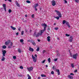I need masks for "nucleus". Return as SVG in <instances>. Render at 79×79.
<instances>
[{
    "instance_id": "nucleus-16",
    "label": "nucleus",
    "mask_w": 79,
    "mask_h": 79,
    "mask_svg": "<svg viewBox=\"0 0 79 79\" xmlns=\"http://www.w3.org/2000/svg\"><path fill=\"white\" fill-rule=\"evenodd\" d=\"M68 77H69V79H73V78H74L73 77L71 76L70 75H68Z\"/></svg>"
},
{
    "instance_id": "nucleus-51",
    "label": "nucleus",
    "mask_w": 79,
    "mask_h": 79,
    "mask_svg": "<svg viewBox=\"0 0 79 79\" xmlns=\"http://www.w3.org/2000/svg\"><path fill=\"white\" fill-rule=\"evenodd\" d=\"M28 79H31V77H28Z\"/></svg>"
},
{
    "instance_id": "nucleus-40",
    "label": "nucleus",
    "mask_w": 79,
    "mask_h": 79,
    "mask_svg": "<svg viewBox=\"0 0 79 79\" xmlns=\"http://www.w3.org/2000/svg\"><path fill=\"white\" fill-rule=\"evenodd\" d=\"M34 14H33L31 16V17L32 18H34Z\"/></svg>"
},
{
    "instance_id": "nucleus-15",
    "label": "nucleus",
    "mask_w": 79,
    "mask_h": 79,
    "mask_svg": "<svg viewBox=\"0 0 79 79\" xmlns=\"http://www.w3.org/2000/svg\"><path fill=\"white\" fill-rule=\"evenodd\" d=\"M46 31V30H45V29H44H44L40 30V31L41 33L43 34V33H44V31Z\"/></svg>"
},
{
    "instance_id": "nucleus-55",
    "label": "nucleus",
    "mask_w": 79,
    "mask_h": 79,
    "mask_svg": "<svg viewBox=\"0 0 79 79\" xmlns=\"http://www.w3.org/2000/svg\"><path fill=\"white\" fill-rule=\"evenodd\" d=\"M9 2H11V0H8Z\"/></svg>"
},
{
    "instance_id": "nucleus-49",
    "label": "nucleus",
    "mask_w": 79,
    "mask_h": 79,
    "mask_svg": "<svg viewBox=\"0 0 79 79\" xmlns=\"http://www.w3.org/2000/svg\"><path fill=\"white\" fill-rule=\"evenodd\" d=\"M64 2L65 3H68V2L66 1V0H64Z\"/></svg>"
},
{
    "instance_id": "nucleus-18",
    "label": "nucleus",
    "mask_w": 79,
    "mask_h": 79,
    "mask_svg": "<svg viewBox=\"0 0 79 79\" xmlns=\"http://www.w3.org/2000/svg\"><path fill=\"white\" fill-rule=\"evenodd\" d=\"M18 52H19L20 53H21V52H22V51H21V50L20 48L18 49Z\"/></svg>"
},
{
    "instance_id": "nucleus-57",
    "label": "nucleus",
    "mask_w": 79,
    "mask_h": 79,
    "mask_svg": "<svg viewBox=\"0 0 79 79\" xmlns=\"http://www.w3.org/2000/svg\"><path fill=\"white\" fill-rule=\"evenodd\" d=\"M27 76L28 77H31L30 76V75H29V74H28L27 75Z\"/></svg>"
},
{
    "instance_id": "nucleus-28",
    "label": "nucleus",
    "mask_w": 79,
    "mask_h": 79,
    "mask_svg": "<svg viewBox=\"0 0 79 79\" xmlns=\"http://www.w3.org/2000/svg\"><path fill=\"white\" fill-rule=\"evenodd\" d=\"M20 42L22 43V42H24V40H23V39H21L20 40Z\"/></svg>"
},
{
    "instance_id": "nucleus-39",
    "label": "nucleus",
    "mask_w": 79,
    "mask_h": 79,
    "mask_svg": "<svg viewBox=\"0 0 79 79\" xmlns=\"http://www.w3.org/2000/svg\"><path fill=\"white\" fill-rule=\"evenodd\" d=\"M51 74H54V72H53V71H52L51 72Z\"/></svg>"
},
{
    "instance_id": "nucleus-30",
    "label": "nucleus",
    "mask_w": 79,
    "mask_h": 79,
    "mask_svg": "<svg viewBox=\"0 0 79 79\" xmlns=\"http://www.w3.org/2000/svg\"><path fill=\"white\" fill-rule=\"evenodd\" d=\"M26 2L27 3H31V1H27Z\"/></svg>"
},
{
    "instance_id": "nucleus-9",
    "label": "nucleus",
    "mask_w": 79,
    "mask_h": 79,
    "mask_svg": "<svg viewBox=\"0 0 79 79\" xmlns=\"http://www.w3.org/2000/svg\"><path fill=\"white\" fill-rule=\"evenodd\" d=\"M31 43L33 45H34V46H35V45H36V44H35V43L34 41L31 40Z\"/></svg>"
},
{
    "instance_id": "nucleus-21",
    "label": "nucleus",
    "mask_w": 79,
    "mask_h": 79,
    "mask_svg": "<svg viewBox=\"0 0 79 79\" xmlns=\"http://www.w3.org/2000/svg\"><path fill=\"white\" fill-rule=\"evenodd\" d=\"M41 76L42 77H46V76L44 74H41Z\"/></svg>"
},
{
    "instance_id": "nucleus-29",
    "label": "nucleus",
    "mask_w": 79,
    "mask_h": 79,
    "mask_svg": "<svg viewBox=\"0 0 79 79\" xmlns=\"http://www.w3.org/2000/svg\"><path fill=\"white\" fill-rule=\"evenodd\" d=\"M55 18H56L57 19H60V17L57 16L55 17Z\"/></svg>"
},
{
    "instance_id": "nucleus-38",
    "label": "nucleus",
    "mask_w": 79,
    "mask_h": 79,
    "mask_svg": "<svg viewBox=\"0 0 79 79\" xmlns=\"http://www.w3.org/2000/svg\"><path fill=\"white\" fill-rule=\"evenodd\" d=\"M24 34V31H22L21 32V35H23Z\"/></svg>"
},
{
    "instance_id": "nucleus-42",
    "label": "nucleus",
    "mask_w": 79,
    "mask_h": 79,
    "mask_svg": "<svg viewBox=\"0 0 79 79\" xmlns=\"http://www.w3.org/2000/svg\"><path fill=\"white\" fill-rule=\"evenodd\" d=\"M75 1L77 3H79V0H75Z\"/></svg>"
},
{
    "instance_id": "nucleus-31",
    "label": "nucleus",
    "mask_w": 79,
    "mask_h": 79,
    "mask_svg": "<svg viewBox=\"0 0 79 79\" xmlns=\"http://www.w3.org/2000/svg\"><path fill=\"white\" fill-rule=\"evenodd\" d=\"M13 58L15 60L16 59V57L15 56H13Z\"/></svg>"
},
{
    "instance_id": "nucleus-12",
    "label": "nucleus",
    "mask_w": 79,
    "mask_h": 79,
    "mask_svg": "<svg viewBox=\"0 0 79 79\" xmlns=\"http://www.w3.org/2000/svg\"><path fill=\"white\" fill-rule=\"evenodd\" d=\"M10 40H8L5 43V44H6V45H7L8 44H10Z\"/></svg>"
},
{
    "instance_id": "nucleus-47",
    "label": "nucleus",
    "mask_w": 79,
    "mask_h": 79,
    "mask_svg": "<svg viewBox=\"0 0 79 79\" xmlns=\"http://www.w3.org/2000/svg\"><path fill=\"white\" fill-rule=\"evenodd\" d=\"M34 8L35 11H37V8H36L35 7H34Z\"/></svg>"
},
{
    "instance_id": "nucleus-37",
    "label": "nucleus",
    "mask_w": 79,
    "mask_h": 79,
    "mask_svg": "<svg viewBox=\"0 0 79 79\" xmlns=\"http://www.w3.org/2000/svg\"><path fill=\"white\" fill-rule=\"evenodd\" d=\"M40 50L39 47H38L36 49L37 52H38Z\"/></svg>"
},
{
    "instance_id": "nucleus-10",
    "label": "nucleus",
    "mask_w": 79,
    "mask_h": 79,
    "mask_svg": "<svg viewBox=\"0 0 79 79\" xmlns=\"http://www.w3.org/2000/svg\"><path fill=\"white\" fill-rule=\"evenodd\" d=\"M66 24L67 26H68V27L69 28L71 27V26H70V25L69 24V22L67 21H66Z\"/></svg>"
},
{
    "instance_id": "nucleus-34",
    "label": "nucleus",
    "mask_w": 79,
    "mask_h": 79,
    "mask_svg": "<svg viewBox=\"0 0 79 79\" xmlns=\"http://www.w3.org/2000/svg\"><path fill=\"white\" fill-rule=\"evenodd\" d=\"M54 61H56L58 60V58L54 59Z\"/></svg>"
},
{
    "instance_id": "nucleus-4",
    "label": "nucleus",
    "mask_w": 79,
    "mask_h": 79,
    "mask_svg": "<svg viewBox=\"0 0 79 79\" xmlns=\"http://www.w3.org/2000/svg\"><path fill=\"white\" fill-rule=\"evenodd\" d=\"M51 3L52 4V6H55L56 5V2H55V1L54 0L52 1H51Z\"/></svg>"
},
{
    "instance_id": "nucleus-14",
    "label": "nucleus",
    "mask_w": 79,
    "mask_h": 79,
    "mask_svg": "<svg viewBox=\"0 0 79 79\" xmlns=\"http://www.w3.org/2000/svg\"><path fill=\"white\" fill-rule=\"evenodd\" d=\"M47 40L48 42H50V36H48L47 37Z\"/></svg>"
},
{
    "instance_id": "nucleus-44",
    "label": "nucleus",
    "mask_w": 79,
    "mask_h": 79,
    "mask_svg": "<svg viewBox=\"0 0 79 79\" xmlns=\"http://www.w3.org/2000/svg\"><path fill=\"white\" fill-rule=\"evenodd\" d=\"M70 75H72V76H74V74L73 73H70Z\"/></svg>"
},
{
    "instance_id": "nucleus-24",
    "label": "nucleus",
    "mask_w": 79,
    "mask_h": 79,
    "mask_svg": "<svg viewBox=\"0 0 79 79\" xmlns=\"http://www.w3.org/2000/svg\"><path fill=\"white\" fill-rule=\"evenodd\" d=\"M33 60L34 62L35 63V62H36V61H37V60H36L35 58L34 59H33Z\"/></svg>"
},
{
    "instance_id": "nucleus-8",
    "label": "nucleus",
    "mask_w": 79,
    "mask_h": 79,
    "mask_svg": "<svg viewBox=\"0 0 79 79\" xmlns=\"http://www.w3.org/2000/svg\"><path fill=\"white\" fill-rule=\"evenodd\" d=\"M73 36H70L69 39V41H70V42H73Z\"/></svg>"
},
{
    "instance_id": "nucleus-48",
    "label": "nucleus",
    "mask_w": 79,
    "mask_h": 79,
    "mask_svg": "<svg viewBox=\"0 0 79 79\" xmlns=\"http://www.w3.org/2000/svg\"><path fill=\"white\" fill-rule=\"evenodd\" d=\"M10 46H11V47H12V46H13V43L11 42V44L10 45Z\"/></svg>"
},
{
    "instance_id": "nucleus-54",
    "label": "nucleus",
    "mask_w": 79,
    "mask_h": 79,
    "mask_svg": "<svg viewBox=\"0 0 79 79\" xmlns=\"http://www.w3.org/2000/svg\"><path fill=\"white\" fill-rule=\"evenodd\" d=\"M52 69H55V66H53L52 67Z\"/></svg>"
},
{
    "instance_id": "nucleus-53",
    "label": "nucleus",
    "mask_w": 79,
    "mask_h": 79,
    "mask_svg": "<svg viewBox=\"0 0 79 79\" xmlns=\"http://www.w3.org/2000/svg\"><path fill=\"white\" fill-rule=\"evenodd\" d=\"M25 31L26 32H27V29H25Z\"/></svg>"
},
{
    "instance_id": "nucleus-33",
    "label": "nucleus",
    "mask_w": 79,
    "mask_h": 79,
    "mask_svg": "<svg viewBox=\"0 0 79 79\" xmlns=\"http://www.w3.org/2000/svg\"><path fill=\"white\" fill-rule=\"evenodd\" d=\"M54 29L55 30H56V31H57V30H58V27H57L55 28H54Z\"/></svg>"
},
{
    "instance_id": "nucleus-23",
    "label": "nucleus",
    "mask_w": 79,
    "mask_h": 79,
    "mask_svg": "<svg viewBox=\"0 0 79 79\" xmlns=\"http://www.w3.org/2000/svg\"><path fill=\"white\" fill-rule=\"evenodd\" d=\"M39 6V4L38 3H36L35 4V7H36Z\"/></svg>"
},
{
    "instance_id": "nucleus-36",
    "label": "nucleus",
    "mask_w": 79,
    "mask_h": 79,
    "mask_svg": "<svg viewBox=\"0 0 79 79\" xmlns=\"http://www.w3.org/2000/svg\"><path fill=\"white\" fill-rule=\"evenodd\" d=\"M20 69H23V66H20Z\"/></svg>"
},
{
    "instance_id": "nucleus-3",
    "label": "nucleus",
    "mask_w": 79,
    "mask_h": 79,
    "mask_svg": "<svg viewBox=\"0 0 79 79\" xmlns=\"http://www.w3.org/2000/svg\"><path fill=\"white\" fill-rule=\"evenodd\" d=\"M78 56L77 53H76L75 54H73V58L74 59H77V56Z\"/></svg>"
},
{
    "instance_id": "nucleus-63",
    "label": "nucleus",
    "mask_w": 79,
    "mask_h": 79,
    "mask_svg": "<svg viewBox=\"0 0 79 79\" xmlns=\"http://www.w3.org/2000/svg\"><path fill=\"white\" fill-rule=\"evenodd\" d=\"M38 79H40V77H38Z\"/></svg>"
},
{
    "instance_id": "nucleus-19",
    "label": "nucleus",
    "mask_w": 79,
    "mask_h": 79,
    "mask_svg": "<svg viewBox=\"0 0 79 79\" xmlns=\"http://www.w3.org/2000/svg\"><path fill=\"white\" fill-rule=\"evenodd\" d=\"M44 29L46 30V27H47V24H45V23L44 24Z\"/></svg>"
},
{
    "instance_id": "nucleus-26",
    "label": "nucleus",
    "mask_w": 79,
    "mask_h": 79,
    "mask_svg": "<svg viewBox=\"0 0 79 79\" xmlns=\"http://www.w3.org/2000/svg\"><path fill=\"white\" fill-rule=\"evenodd\" d=\"M71 66H72V68H74V64H71Z\"/></svg>"
},
{
    "instance_id": "nucleus-56",
    "label": "nucleus",
    "mask_w": 79,
    "mask_h": 79,
    "mask_svg": "<svg viewBox=\"0 0 79 79\" xmlns=\"http://www.w3.org/2000/svg\"><path fill=\"white\" fill-rule=\"evenodd\" d=\"M35 57H36V58H37V54H35Z\"/></svg>"
},
{
    "instance_id": "nucleus-2",
    "label": "nucleus",
    "mask_w": 79,
    "mask_h": 79,
    "mask_svg": "<svg viewBox=\"0 0 79 79\" xmlns=\"http://www.w3.org/2000/svg\"><path fill=\"white\" fill-rule=\"evenodd\" d=\"M55 12H56L57 15L59 16L60 18H61V17H62L61 14V13H60V12H59V11H57L56 10H55Z\"/></svg>"
},
{
    "instance_id": "nucleus-60",
    "label": "nucleus",
    "mask_w": 79,
    "mask_h": 79,
    "mask_svg": "<svg viewBox=\"0 0 79 79\" xmlns=\"http://www.w3.org/2000/svg\"><path fill=\"white\" fill-rule=\"evenodd\" d=\"M42 26H44V24L42 23Z\"/></svg>"
},
{
    "instance_id": "nucleus-64",
    "label": "nucleus",
    "mask_w": 79,
    "mask_h": 79,
    "mask_svg": "<svg viewBox=\"0 0 79 79\" xmlns=\"http://www.w3.org/2000/svg\"><path fill=\"white\" fill-rule=\"evenodd\" d=\"M48 65H46V68H47V67H48Z\"/></svg>"
},
{
    "instance_id": "nucleus-58",
    "label": "nucleus",
    "mask_w": 79,
    "mask_h": 79,
    "mask_svg": "<svg viewBox=\"0 0 79 79\" xmlns=\"http://www.w3.org/2000/svg\"><path fill=\"white\" fill-rule=\"evenodd\" d=\"M15 3H16V4H18V2H17V1H16V2H15Z\"/></svg>"
},
{
    "instance_id": "nucleus-32",
    "label": "nucleus",
    "mask_w": 79,
    "mask_h": 79,
    "mask_svg": "<svg viewBox=\"0 0 79 79\" xmlns=\"http://www.w3.org/2000/svg\"><path fill=\"white\" fill-rule=\"evenodd\" d=\"M11 9H9V13H10L11 12Z\"/></svg>"
},
{
    "instance_id": "nucleus-45",
    "label": "nucleus",
    "mask_w": 79,
    "mask_h": 79,
    "mask_svg": "<svg viewBox=\"0 0 79 79\" xmlns=\"http://www.w3.org/2000/svg\"><path fill=\"white\" fill-rule=\"evenodd\" d=\"M11 46H8V48H11Z\"/></svg>"
},
{
    "instance_id": "nucleus-7",
    "label": "nucleus",
    "mask_w": 79,
    "mask_h": 79,
    "mask_svg": "<svg viewBox=\"0 0 79 79\" xmlns=\"http://www.w3.org/2000/svg\"><path fill=\"white\" fill-rule=\"evenodd\" d=\"M2 6L3 7V8L4 9L5 11L6 12V5L5 4H2Z\"/></svg>"
},
{
    "instance_id": "nucleus-41",
    "label": "nucleus",
    "mask_w": 79,
    "mask_h": 79,
    "mask_svg": "<svg viewBox=\"0 0 79 79\" xmlns=\"http://www.w3.org/2000/svg\"><path fill=\"white\" fill-rule=\"evenodd\" d=\"M46 61V60H44L43 61H42V63H45V61Z\"/></svg>"
},
{
    "instance_id": "nucleus-43",
    "label": "nucleus",
    "mask_w": 79,
    "mask_h": 79,
    "mask_svg": "<svg viewBox=\"0 0 79 79\" xmlns=\"http://www.w3.org/2000/svg\"><path fill=\"white\" fill-rule=\"evenodd\" d=\"M32 58H33V59L35 58V57H34L33 55H32Z\"/></svg>"
},
{
    "instance_id": "nucleus-35",
    "label": "nucleus",
    "mask_w": 79,
    "mask_h": 79,
    "mask_svg": "<svg viewBox=\"0 0 79 79\" xmlns=\"http://www.w3.org/2000/svg\"><path fill=\"white\" fill-rule=\"evenodd\" d=\"M66 36L67 37H69V35H70L69 34H65Z\"/></svg>"
},
{
    "instance_id": "nucleus-50",
    "label": "nucleus",
    "mask_w": 79,
    "mask_h": 79,
    "mask_svg": "<svg viewBox=\"0 0 79 79\" xmlns=\"http://www.w3.org/2000/svg\"><path fill=\"white\" fill-rule=\"evenodd\" d=\"M17 6H19V7L20 6H19V4H18H18H17Z\"/></svg>"
},
{
    "instance_id": "nucleus-25",
    "label": "nucleus",
    "mask_w": 79,
    "mask_h": 79,
    "mask_svg": "<svg viewBox=\"0 0 79 79\" xmlns=\"http://www.w3.org/2000/svg\"><path fill=\"white\" fill-rule=\"evenodd\" d=\"M2 48L4 49H5V48H6V46L4 45L2 46Z\"/></svg>"
},
{
    "instance_id": "nucleus-52",
    "label": "nucleus",
    "mask_w": 79,
    "mask_h": 79,
    "mask_svg": "<svg viewBox=\"0 0 79 79\" xmlns=\"http://www.w3.org/2000/svg\"><path fill=\"white\" fill-rule=\"evenodd\" d=\"M74 72V73H77V70H75Z\"/></svg>"
},
{
    "instance_id": "nucleus-62",
    "label": "nucleus",
    "mask_w": 79,
    "mask_h": 79,
    "mask_svg": "<svg viewBox=\"0 0 79 79\" xmlns=\"http://www.w3.org/2000/svg\"><path fill=\"white\" fill-rule=\"evenodd\" d=\"M42 35V33L40 32V35Z\"/></svg>"
},
{
    "instance_id": "nucleus-20",
    "label": "nucleus",
    "mask_w": 79,
    "mask_h": 79,
    "mask_svg": "<svg viewBox=\"0 0 79 79\" xmlns=\"http://www.w3.org/2000/svg\"><path fill=\"white\" fill-rule=\"evenodd\" d=\"M2 59L1 60L2 61H3L5 60V57H4V56H2Z\"/></svg>"
},
{
    "instance_id": "nucleus-61",
    "label": "nucleus",
    "mask_w": 79,
    "mask_h": 79,
    "mask_svg": "<svg viewBox=\"0 0 79 79\" xmlns=\"http://www.w3.org/2000/svg\"><path fill=\"white\" fill-rule=\"evenodd\" d=\"M25 17H27V15H25Z\"/></svg>"
},
{
    "instance_id": "nucleus-22",
    "label": "nucleus",
    "mask_w": 79,
    "mask_h": 79,
    "mask_svg": "<svg viewBox=\"0 0 79 79\" xmlns=\"http://www.w3.org/2000/svg\"><path fill=\"white\" fill-rule=\"evenodd\" d=\"M66 20H63V24H66Z\"/></svg>"
},
{
    "instance_id": "nucleus-1",
    "label": "nucleus",
    "mask_w": 79,
    "mask_h": 79,
    "mask_svg": "<svg viewBox=\"0 0 79 79\" xmlns=\"http://www.w3.org/2000/svg\"><path fill=\"white\" fill-rule=\"evenodd\" d=\"M40 35V34L39 33L36 32H35L34 33V34H33V37H39V35Z\"/></svg>"
},
{
    "instance_id": "nucleus-11",
    "label": "nucleus",
    "mask_w": 79,
    "mask_h": 79,
    "mask_svg": "<svg viewBox=\"0 0 79 79\" xmlns=\"http://www.w3.org/2000/svg\"><path fill=\"white\" fill-rule=\"evenodd\" d=\"M29 50L30 51V52H34V49L32 48H31V47L30 46L29 47Z\"/></svg>"
},
{
    "instance_id": "nucleus-6",
    "label": "nucleus",
    "mask_w": 79,
    "mask_h": 79,
    "mask_svg": "<svg viewBox=\"0 0 79 79\" xmlns=\"http://www.w3.org/2000/svg\"><path fill=\"white\" fill-rule=\"evenodd\" d=\"M27 69L28 70V71H32V70H33V68L32 67H27Z\"/></svg>"
},
{
    "instance_id": "nucleus-46",
    "label": "nucleus",
    "mask_w": 79,
    "mask_h": 79,
    "mask_svg": "<svg viewBox=\"0 0 79 79\" xmlns=\"http://www.w3.org/2000/svg\"><path fill=\"white\" fill-rule=\"evenodd\" d=\"M57 56H60V53H58L57 54Z\"/></svg>"
},
{
    "instance_id": "nucleus-17",
    "label": "nucleus",
    "mask_w": 79,
    "mask_h": 79,
    "mask_svg": "<svg viewBox=\"0 0 79 79\" xmlns=\"http://www.w3.org/2000/svg\"><path fill=\"white\" fill-rule=\"evenodd\" d=\"M10 27L12 29H13V30H14V31L16 30V27H14L12 26H11Z\"/></svg>"
},
{
    "instance_id": "nucleus-13",
    "label": "nucleus",
    "mask_w": 79,
    "mask_h": 79,
    "mask_svg": "<svg viewBox=\"0 0 79 79\" xmlns=\"http://www.w3.org/2000/svg\"><path fill=\"white\" fill-rule=\"evenodd\" d=\"M56 71L57 72L58 75H60V70L59 69H57L56 70Z\"/></svg>"
},
{
    "instance_id": "nucleus-59",
    "label": "nucleus",
    "mask_w": 79,
    "mask_h": 79,
    "mask_svg": "<svg viewBox=\"0 0 79 79\" xmlns=\"http://www.w3.org/2000/svg\"><path fill=\"white\" fill-rule=\"evenodd\" d=\"M18 34H19L18 32H17L16 33V35H18Z\"/></svg>"
},
{
    "instance_id": "nucleus-27",
    "label": "nucleus",
    "mask_w": 79,
    "mask_h": 79,
    "mask_svg": "<svg viewBox=\"0 0 79 79\" xmlns=\"http://www.w3.org/2000/svg\"><path fill=\"white\" fill-rule=\"evenodd\" d=\"M48 60L49 63H50V62H51V61H50V58H48Z\"/></svg>"
},
{
    "instance_id": "nucleus-5",
    "label": "nucleus",
    "mask_w": 79,
    "mask_h": 79,
    "mask_svg": "<svg viewBox=\"0 0 79 79\" xmlns=\"http://www.w3.org/2000/svg\"><path fill=\"white\" fill-rule=\"evenodd\" d=\"M2 53L3 56H5V54L6 53V51L5 50H3L2 51Z\"/></svg>"
}]
</instances>
